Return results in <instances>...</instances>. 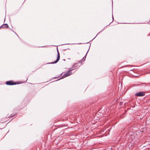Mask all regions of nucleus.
Here are the masks:
<instances>
[{
	"label": "nucleus",
	"mask_w": 150,
	"mask_h": 150,
	"mask_svg": "<svg viewBox=\"0 0 150 150\" xmlns=\"http://www.w3.org/2000/svg\"><path fill=\"white\" fill-rule=\"evenodd\" d=\"M73 67V68L70 69L65 74H64L62 76V77L65 78L71 75V71L74 69V67Z\"/></svg>",
	"instance_id": "f257e3e1"
},
{
	"label": "nucleus",
	"mask_w": 150,
	"mask_h": 150,
	"mask_svg": "<svg viewBox=\"0 0 150 150\" xmlns=\"http://www.w3.org/2000/svg\"><path fill=\"white\" fill-rule=\"evenodd\" d=\"M57 59H56V60L53 62L49 63V64H55V63H57L59 61V59H60V54H59V51L58 50V48H57Z\"/></svg>",
	"instance_id": "f03ea898"
},
{
	"label": "nucleus",
	"mask_w": 150,
	"mask_h": 150,
	"mask_svg": "<svg viewBox=\"0 0 150 150\" xmlns=\"http://www.w3.org/2000/svg\"><path fill=\"white\" fill-rule=\"evenodd\" d=\"M145 95V93L144 92H139L135 94V95L139 96H141Z\"/></svg>",
	"instance_id": "7ed1b4c3"
},
{
	"label": "nucleus",
	"mask_w": 150,
	"mask_h": 150,
	"mask_svg": "<svg viewBox=\"0 0 150 150\" xmlns=\"http://www.w3.org/2000/svg\"><path fill=\"white\" fill-rule=\"evenodd\" d=\"M6 85H12L17 84V83H15L13 81H6Z\"/></svg>",
	"instance_id": "20e7f679"
},
{
	"label": "nucleus",
	"mask_w": 150,
	"mask_h": 150,
	"mask_svg": "<svg viewBox=\"0 0 150 150\" xmlns=\"http://www.w3.org/2000/svg\"><path fill=\"white\" fill-rule=\"evenodd\" d=\"M8 25L6 24H3L1 26V27H3V28H8Z\"/></svg>",
	"instance_id": "39448f33"
},
{
	"label": "nucleus",
	"mask_w": 150,
	"mask_h": 150,
	"mask_svg": "<svg viewBox=\"0 0 150 150\" xmlns=\"http://www.w3.org/2000/svg\"><path fill=\"white\" fill-rule=\"evenodd\" d=\"M85 59H86V58H85V57H83V59H82L81 60H83V61H84V60H85Z\"/></svg>",
	"instance_id": "423d86ee"
},
{
	"label": "nucleus",
	"mask_w": 150,
	"mask_h": 150,
	"mask_svg": "<svg viewBox=\"0 0 150 150\" xmlns=\"http://www.w3.org/2000/svg\"><path fill=\"white\" fill-rule=\"evenodd\" d=\"M88 51H87V52H88ZM87 53L86 54V55L84 57H85V58H86V55H87Z\"/></svg>",
	"instance_id": "0eeeda50"
},
{
	"label": "nucleus",
	"mask_w": 150,
	"mask_h": 150,
	"mask_svg": "<svg viewBox=\"0 0 150 150\" xmlns=\"http://www.w3.org/2000/svg\"><path fill=\"white\" fill-rule=\"evenodd\" d=\"M142 84L144 85V86H146V85L145 83H143V84Z\"/></svg>",
	"instance_id": "6e6552de"
},
{
	"label": "nucleus",
	"mask_w": 150,
	"mask_h": 150,
	"mask_svg": "<svg viewBox=\"0 0 150 150\" xmlns=\"http://www.w3.org/2000/svg\"><path fill=\"white\" fill-rule=\"evenodd\" d=\"M77 64V63L76 64H74V65L73 66V67H74V65L76 64Z\"/></svg>",
	"instance_id": "1a4fd4ad"
},
{
	"label": "nucleus",
	"mask_w": 150,
	"mask_h": 150,
	"mask_svg": "<svg viewBox=\"0 0 150 150\" xmlns=\"http://www.w3.org/2000/svg\"><path fill=\"white\" fill-rule=\"evenodd\" d=\"M112 19H113V16H112Z\"/></svg>",
	"instance_id": "9d476101"
},
{
	"label": "nucleus",
	"mask_w": 150,
	"mask_h": 150,
	"mask_svg": "<svg viewBox=\"0 0 150 150\" xmlns=\"http://www.w3.org/2000/svg\"><path fill=\"white\" fill-rule=\"evenodd\" d=\"M44 47L42 46L41 47Z\"/></svg>",
	"instance_id": "9b49d317"
},
{
	"label": "nucleus",
	"mask_w": 150,
	"mask_h": 150,
	"mask_svg": "<svg viewBox=\"0 0 150 150\" xmlns=\"http://www.w3.org/2000/svg\"><path fill=\"white\" fill-rule=\"evenodd\" d=\"M54 78H56V77H54Z\"/></svg>",
	"instance_id": "f8f14e48"
}]
</instances>
